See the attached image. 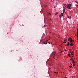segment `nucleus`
Instances as JSON below:
<instances>
[{
	"instance_id": "nucleus-22",
	"label": "nucleus",
	"mask_w": 78,
	"mask_h": 78,
	"mask_svg": "<svg viewBox=\"0 0 78 78\" xmlns=\"http://www.w3.org/2000/svg\"><path fill=\"white\" fill-rule=\"evenodd\" d=\"M44 27H46V26L45 25H45H44Z\"/></svg>"
},
{
	"instance_id": "nucleus-31",
	"label": "nucleus",
	"mask_w": 78,
	"mask_h": 78,
	"mask_svg": "<svg viewBox=\"0 0 78 78\" xmlns=\"http://www.w3.org/2000/svg\"><path fill=\"white\" fill-rule=\"evenodd\" d=\"M65 12L63 11V13H64Z\"/></svg>"
},
{
	"instance_id": "nucleus-28",
	"label": "nucleus",
	"mask_w": 78,
	"mask_h": 78,
	"mask_svg": "<svg viewBox=\"0 0 78 78\" xmlns=\"http://www.w3.org/2000/svg\"><path fill=\"white\" fill-rule=\"evenodd\" d=\"M77 38H78V34H77Z\"/></svg>"
},
{
	"instance_id": "nucleus-26",
	"label": "nucleus",
	"mask_w": 78,
	"mask_h": 78,
	"mask_svg": "<svg viewBox=\"0 0 78 78\" xmlns=\"http://www.w3.org/2000/svg\"><path fill=\"white\" fill-rule=\"evenodd\" d=\"M78 31V28H77V31Z\"/></svg>"
},
{
	"instance_id": "nucleus-27",
	"label": "nucleus",
	"mask_w": 78,
	"mask_h": 78,
	"mask_svg": "<svg viewBox=\"0 0 78 78\" xmlns=\"http://www.w3.org/2000/svg\"><path fill=\"white\" fill-rule=\"evenodd\" d=\"M63 51H62L60 52V53H62V52H63Z\"/></svg>"
},
{
	"instance_id": "nucleus-38",
	"label": "nucleus",
	"mask_w": 78,
	"mask_h": 78,
	"mask_svg": "<svg viewBox=\"0 0 78 78\" xmlns=\"http://www.w3.org/2000/svg\"><path fill=\"white\" fill-rule=\"evenodd\" d=\"M57 73H58V72H57Z\"/></svg>"
},
{
	"instance_id": "nucleus-20",
	"label": "nucleus",
	"mask_w": 78,
	"mask_h": 78,
	"mask_svg": "<svg viewBox=\"0 0 78 78\" xmlns=\"http://www.w3.org/2000/svg\"><path fill=\"white\" fill-rule=\"evenodd\" d=\"M45 41H44V43H43L44 44H45Z\"/></svg>"
},
{
	"instance_id": "nucleus-37",
	"label": "nucleus",
	"mask_w": 78,
	"mask_h": 78,
	"mask_svg": "<svg viewBox=\"0 0 78 78\" xmlns=\"http://www.w3.org/2000/svg\"><path fill=\"white\" fill-rule=\"evenodd\" d=\"M7 34H8V32L7 33Z\"/></svg>"
},
{
	"instance_id": "nucleus-6",
	"label": "nucleus",
	"mask_w": 78,
	"mask_h": 78,
	"mask_svg": "<svg viewBox=\"0 0 78 78\" xmlns=\"http://www.w3.org/2000/svg\"><path fill=\"white\" fill-rule=\"evenodd\" d=\"M70 45L71 46H72L73 45V43H72L70 44Z\"/></svg>"
},
{
	"instance_id": "nucleus-4",
	"label": "nucleus",
	"mask_w": 78,
	"mask_h": 78,
	"mask_svg": "<svg viewBox=\"0 0 78 78\" xmlns=\"http://www.w3.org/2000/svg\"><path fill=\"white\" fill-rule=\"evenodd\" d=\"M70 53L72 55H73V54L74 53V52H73V51H72Z\"/></svg>"
},
{
	"instance_id": "nucleus-35",
	"label": "nucleus",
	"mask_w": 78,
	"mask_h": 78,
	"mask_svg": "<svg viewBox=\"0 0 78 78\" xmlns=\"http://www.w3.org/2000/svg\"><path fill=\"white\" fill-rule=\"evenodd\" d=\"M73 41H74L73 40L72 41V42H73Z\"/></svg>"
},
{
	"instance_id": "nucleus-23",
	"label": "nucleus",
	"mask_w": 78,
	"mask_h": 78,
	"mask_svg": "<svg viewBox=\"0 0 78 78\" xmlns=\"http://www.w3.org/2000/svg\"><path fill=\"white\" fill-rule=\"evenodd\" d=\"M46 44V45H47V42H46V44Z\"/></svg>"
},
{
	"instance_id": "nucleus-13",
	"label": "nucleus",
	"mask_w": 78,
	"mask_h": 78,
	"mask_svg": "<svg viewBox=\"0 0 78 78\" xmlns=\"http://www.w3.org/2000/svg\"><path fill=\"white\" fill-rule=\"evenodd\" d=\"M66 11V9H64L63 10V11H64V12H65V11Z\"/></svg>"
},
{
	"instance_id": "nucleus-7",
	"label": "nucleus",
	"mask_w": 78,
	"mask_h": 78,
	"mask_svg": "<svg viewBox=\"0 0 78 78\" xmlns=\"http://www.w3.org/2000/svg\"><path fill=\"white\" fill-rule=\"evenodd\" d=\"M75 62L73 59V63L75 64Z\"/></svg>"
},
{
	"instance_id": "nucleus-9",
	"label": "nucleus",
	"mask_w": 78,
	"mask_h": 78,
	"mask_svg": "<svg viewBox=\"0 0 78 78\" xmlns=\"http://www.w3.org/2000/svg\"><path fill=\"white\" fill-rule=\"evenodd\" d=\"M68 17L69 18V19H71L72 18L71 16H68Z\"/></svg>"
},
{
	"instance_id": "nucleus-21",
	"label": "nucleus",
	"mask_w": 78,
	"mask_h": 78,
	"mask_svg": "<svg viewBox=\"0 0 78 78\" xmlns=\"http://www.w3.org/2000/svg\"><path fill=\"white\" fill-rule=\"evenodd\" d=\"M77 34H78V30H77Z\"/></svg>"
},
{
	"instance_id": "nucleus-5",
	"label": "nucleus",
	"mask_w": 78,
	"mask_h": 78,
	"mask_svg": "<svg viewBox=\"0 0 78 78\" xmlns=\"http://www.w3.org/2000/svg\"><path fill=\"white\" fill-rule=\"evenodd\" d=\"M72 38H69L68 39V41H71V40H72Z\"/></svg>"
},
{
	"instance_id": "nucleus-34",
	"label": "nucleus",
	"mask_w": 78,
	"mask_h": 78,
	"mask_svg": "<svg viewBox=\"0 0 78 78\" xmlns=\"http://www.w3.org/2000/svg\"><path fill=\"white\" fill-rule=\"evenodd\" d=\"M52 2H53V1L51 0Z\"/></svg>"
},
{
	"instance_id": "nucleus-14",
	"label": "nucleus",
	"mask_w": 78,
	"mask_h": 78,
	"mask_svg": "<svg viewBox=\"0 0 78 78\" xmlns=\"http://www.w3.org/2000/svg\"><path fill=\"white\" fill-rule=\"evenodd\" d=\"M48 42V40H46L45 41V42Z\"/></svg>"
},
{
	"instance_id": "nucleus-39",
	"label": "nucleus",
	"mask_w": 78,
	"mask_h": 78,
	"mask_svg": "<svg viewBox=\"0 0 78 78\" xmlns=\"http://www.w3.org/2000/svg\"><path fill=\"white\" fill-rule=\"evenodd\" d=\"M55 73H56V72H55Z\"/></svg>"
},
{
	"instance_id": "nucleus-24",
	"label": "nucleus",
	"mask_w": 78,
	"mask_h": 78,
	"mask_svg": "<svg viewBox=\"0 0 78 78\" xmlns=\"http://www.w3.org/2000/svg\"><path fill=\"white\" fill-rule=\"evenodd\" d=\"M67 41L66 39H65V40H64L65 41Z\"/></svg>"
},
{
	"instance_id": "nucleus-29",
	"label": "nucleus",
	"mask_w": 78,
	"mask_h": 78,
	"mask_svg": "<svg viewBox=\"0 0 78 78\" xmlns=\"http://www.w3.org/2000/svg\"><path fill=\"white\" fill-rule=\"evenodd\" d=\"M65 46H66H66H68V45H66Z\"/></svg>"
},
{
	"instance_id": "nucleus-33",
	"label": "nucleus",
	"mask_w": 78,
	"mask_h": 78,
	"mask_svg": "<svg viewBox=\"0 0 78 78\" xmlns=\"http://www.w3.org/2000/svg\"><path fill=\"white\" fill-rule=\"evenodd\" d=\"M76 2V3H78V2Z\"/></svg>"
},
{
	"instance_id": "nucleus-36",
	"label": "nucleus",
	"mask_w": 78,
	"mask_h": 78,
	"mask_svg": "<svg viewBox=\"0 0 78 78\" xmlns=\"http://www.w3.org/2000/svg\"><path fill=\"white\" fill-rule=\"evenodd\" d=\"M50 20H51V19H50Z\"/></svg>"
},
{
	"instance_id": "nucleus-8",
	"label": "nucleus",
	"mask_w": 78,
	"mask_h": 78,
	"mask_svg": "<svg viewBox=\"0 0 78 78\" xmlns=\"http://www.w3.org/2000/svg\"><path fill=\"white\" fill-rule=\"evenodd\" d=\"M70 55H71L70 54H68V56H69V57H70Z\"/></svg>"
},
{
	"instance_id": "nucleus-17",
	"label": "nucleus",
	"mask_w": 78,
	"mask_h": 78,
	"mask_svg": "<svg viewBox=\"0 0 78 78\" xmlns=\"http://www.w3.org/2000/svg\"><path fill=\"white\" fill-rule=\"evenodd\" d=\"M63 43H66V41H64L63 42Z\"/></svg>"
},
{
	"instance_id": "nucleus-19",
	"label": "nucleus",
	"mask_w": 78,
	"mask_h": 78,
	"mask_svg": "<svg viewBox=\"0 0 78 78\" xmlns=\"http://www.w3.org/2000/svg\"><path fill=\"white\" fill-rule=\"evenodd\" d=\"M48 44H50V42H48Z\"/></svg>"
},
{
	"instance_id": "nucleus-32",
	"label": "nucleus",
	"mask_w": 78,
	"mask_h": 78,
	"mask_svg": "<svg viewBox=\"0 0 78 78\" xmlns=\"http://www.w3.org/2000/svg\"><path fill=\"white\" fill-rule=\"evenodd\" d=\"M47 5H46V6H45V7L46 8V7H47Z\"/></svg>"
},
{
	"instance_id": "nucleus-2",
	"label": "nucleus",
	"mask_w": 78,
	"mask_h": 78,
	"mask_svg": "<svg viewBox=\"0 0 78 78\" xmlns=\"http://www.w3.org/2000/svg\"><path fill=\"white\" fill-rule=\"evenodd\" d=\"M71 6H72V5L69 4L68 5H67V7L68 8V9H71V8H70Z\"/></svg>"
},
{
	"instance_id": "nucleus-16",
	"label": "nucleus",
	"mask_w": 78,
	"mask_h": 78,
	"mask_svg": "<svg viewBox=\"0 0 78 78\" xmlns=\"http://www.w3.org/2000/svg\"><path fill=\"white\" fill-rule=\"evenodd\" d=\"M70 42H72V40H71L70 41Z\"/></svg>"
},
{
	"instance_id": "nucleus-10",
	"label": "nucleus",
	"mask_w": 78,
	"mask_h": 78,
	"mask_svg": "<svg viewBox=\"0 0 78 78\" xmlns=\"http://www.w3.org/2000/svg\"><path fill=\"white\" fill-rule=\"evenodd\" d=\"M50 14V15H51V14H50V13H48V14H47V15H48V16H49Z\"/></svg>"
},
{
	"instance_id": "nucleus-15",
	"label": "nucleus",
	"mask_w": 78,
	"mask_h": 78,
	"mask_svg": "<svg viewBox=\"0 0 78 78\" xmlns=\"http://www.w3.org/2000/svg\"><path fill=\"white\" fill-rule=\"evenodd\" d=\"M56 14H58V12H57L55 14V15H56Z\"/></svg>"
},
{
	"instance_id": "nucleus-25",
	"label": "nucleus",
	"mask_w": 78,
	"mask_h": 78,
	"mask_svg": "<svg viewBox=\"0 0 78 78\" xmlns=\"http://www.w3.org/2000/svg\"><path fill=\"white\" fill-rule=\"evenodd\" d=\"M71 68L72 67V66H71V65H70V66H69Z\"/></svg>"
},
{
	"instance_id": "nucleus-12",
	"label": "nucleus",
	"mask_w": 78,
	"mask_h": 78,
	"mask_svg": "<svg viewBox=\"0 0 78 78\" xmlns=\"http://www.w3.org/2000/svg\"><path fill=\"white\" fill-rule=\"evenodd\" d=\"M73 58L71 57V59H70L71 61H73Z\"/></svg>"
},
{
	"instance_id": "nucleus-3",
	"label": "nucleus",
	"mask_w": 78,
	"mask_h": 78,
	"mask_svg": "<svg viewBox=\"0 0 78 78\" xmlns=\"http://www.w3.org/2000/svg\"><path fill=\"white\" fill-rule=\"evenodd\" d=\"M64 16V15H63V13H61V15H60L59 16V17H60V18H61L62 17V16Z\"/></svg>"
},
{
	"instance_id": "nucleus-18",
	"label": "nucleus",
	"mask_w": 78,
	"mask_h": 78,
	"mask_svg": "<svg viewBox=\"0 0 78 78\" xmlns=\"http://www.w3.org/2000/svg\"><path fill=\"white\" fill-rule=\"evenodd\" d=\"M74 63H73V66H75V64H74Z\"/></svg>"
},
{
	"instance_id": "nucleus-11",
	"label": "nucleus",
	"mask_w": 78,
	"mask_h": 78,
	"mask_svg": "<svg viewBox=\"0 0 78 78\" xmlns=\"http://www.w3.org/2000/svg\"><path fill=\"white\" fill-rule=\"evenodd\" d=\"M68 43L67 44V45H69V44H70V43H69V42H68Z\"/></svg>"
},
{
	"instance_id": "nucleus-30",
	"label": "nucleus",
	"mask_w": 78,
	"mask_h": 78,
	"mask_svg": "<svg viewBox=\"0 0 78 78\" xmlns=\"http://www.w3.org/2000/svg\"><path fill=\"white\" fill-rule=\"evenodd\" d=\"M39 44H41V43L39 42Z\"/></svg>"
},
{
	"instance_id": "nucleus-1",
	"label": "nucleus",
	"mask_w": 78,
	"mask_h": 78,
	"mask_svg": "<svg viewBox=\"0 0 78 78\" xmlns=\"http://www.w3.org/2000/svg\"><path fill=\"white\" fill-rule=\"evenodd\" d=\"M63 8L64 9H66L67 7V5L66 4H63Z\"/></svg>"
}]
</instances>
